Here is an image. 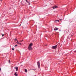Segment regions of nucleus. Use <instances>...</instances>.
<instances>
[{
    "label": "nucleus",
    "instance_id": "nucleus-25",
    "mask_svg": "<svg viewBox=\"0 0 76 76\" xmlns=\"http://www.w3.org/2000/svg\"><path fill=\"white\" fill-rule=\"evenodd\" d=\"M57 30H58V28L57 29Z\"/></svg>",
    "mask_w": 76,
    "mask_h": 76
},
{
    "label": "nucleus",
    "instance_id": "nucleus-10",
    "mask_svg": "<svg viewBox=\"0 0 76 76\" xmlns=\"http://www.w3.org/2000/svg\"><path fill=\"white\" fill-rule=\"evenodd\" d=\"M17 42H16L17 44H19V42H18V40H16Z\"/></svg>",
    "mask_w": 76,
    "mask_h": 76
},
{
    "label": "nucleus",
    "instance_id": "nucleus-22",
    "mask_svg": "<svg viewBox=\"0 0 76 76\" xmlns=\"http://www.w3.org/2000/svg\"><path fill=\"white\" fill-rule=\"evenodd\" d=\"M19 44L20 45H21V43H19Z\"/></svg>",
    "mask_w": 76,
    "mask_h": 76
},
{
    "label": "nucleus",
    "instance_id": "nucleus-12",
    "mask_svg": "<svg viewBox=\"0 0 76 76\" xmlns=\"http://www.w3.org/2000/svg\"><path fill=\"white\" fill-rule=\"evenodd\" d=\"M74 52L75 53H76V50L75 51H74Z\"/></svg>",
    "mask_w": 76,
    "mask_h": 76
},
{
    "label": "nucleus",
    "instance_id": "nucleus-16",
    "mask_svg": "<svg viewBox=\"0 0 76 76\" xmlns=\"http://www.w3.org/2000/svg\"><path fill=\"white\" fill-rule=\"evenodd\" d=\"M17 46H18V45H15V47H17Z\"/></svg>",
    "mask_w": 76,
    "mask_h": 76
},
{
    "label": "nucleus",
    "instance_id": "nucleus-1",
    "mask_svg": "<svg viewBox=\"0 0 76 76\" xmlns=\"http://www.w3.org/2000/svg\"><path fill=\"white\" fill-rule=\"evenodd\" d=\"M57 45H56L55 46H54L52 47V49H53L54 50H56V49H57Z\"/></svg>",
    "mask_w": 76,
    "mask_h": 76
},
{
    "label": "nucleus",
    "instance_id": "nucleus-3",
    "mask_svg": "<svg viewBox=\"0 0 76 76\" xmlns=\"http://www.w3.org/2000/svg\"><path fill=\"white\" fill-rule=\"evenodd\" d=\"M28 50H29V51H31V50H32V47H31L30 46H28Z\"/></svg>",
    "mask_w": 76,
    "mask_h": 76
},
{
    "label": "nucleus",
    "instance_id": "nucleus-20",
    "mask_svg": "<svg viewBox=\"0 0 76 76\" xmlns=\"http://www.w3.org/2000/svg\"><path fill=\"white\" fill-rule=\"evenodd\" d=\"M57 20H56L55 21V22H57Z\"/></svg>",
    "mask_w": 76,
    "mask_h": 76
},
{
    "label": "nucleus",
    "instance_id": "nucleus-23",
    "mask_svg": "<svg viewBox=\"0 0 76 76\" xmlns=\"http://www.w3.org/2000/svg\"><path fill=\"white\" fill-rule=\"evenodd\" d=\"M21 26V24H20V25L19 26Z\"/></svg>",
    "mask_w": 76,
    "mask_h": 76
},
{
    "label": "nucleus",
    "instance_id": "nucleus-18",
    "mask_svg": "<svg viewBox=\"0 0 76 76\" xmlns=\"http://www.w3.org/2000/svg\"><path fill=\"white\" fill-rule=\"evenodd\" d=\"M14 40H15V41H16V38H15V39H14Z\"/></svg>",
    "mask_w": 76,
    "mask_h": 76
},
{
    "label": "nucleus",
    "instance_id": "nucleus-9",
    "mask_svg": "<svg viewBox=\"0 0 76 76\" xmlns=\"http://www.w3.org/2000/svg\"><path fill=\"white\" fill-rule=\"evenodd\" d=\"M57 28L56 27L55 28H54V30L57 31Z\"/></svg>",
    "mask_w": 76,
    "mask_h": 76
},
{
    "label": "nucleus",
    "instance_id": "nucleus-6",
    "mask_svg": "<svg viewBox=\"0 0 76 76\" xmlns=\"http://www.w3.org/2000/svg\"><path fill=\"white\" fill-rule=\"evenodd\" d=\"M53 9H56V8H57V6H55L53 7Z\"/></svg>",
    "mask_w": 76,
    "mask_h": 76
},
{
    "label": "nucleus",
    "instance_id": "nucleus-7",
    "mask_svg": "<svg viewBox=\"0 0 76 76\" xmlns=\"http://www.w3.org/2000/svg\"><path fill=\"white\" fill-rule=\"evenodd\" d=\"M25 0L26 1V2H27V3L28 4V5H30V3L29 2V1H28L27 0Z\"/></svg>",
    "mask_w": 76,
    "mask_h": 76
},
{
    "label": "nucleus",
    "instance_id": "nucleus-4",
    "mask_svg": "<svg viewBox=\"0 0 76 76\" xmlns=\"http://www.w3.org/2000/svg\"><path fill=\"white\" fill-rule=\"evenodd\" d=\"M32 45H33V44L32 43H31L30 44L28 47H32Z\"/></svg>",
    "mask_w": 76,
    "mask_h": 76
},
{
    "label": "nucleus",
    "instance_id": "nucleus-13",
    "mask_svg": "<svg viewBox=\"0 0 76 76\" xmlns=\"http://www.w3.org/2000/svg\"><path fill=\"white\" fill-rule=\"evenodd\" d=\"M22 41H23V40H22L21 41H20V42H22Z\"/></svg>",
    "mask_w": 76,
    "mask_h": 76
},
{
    "label": "nucleus",
    "instance_id": "nucleus-17",
    "mask_svg": "<svg viewBox=\"0 0 76 76\" xmlns=\"http://www.w3.org/2000/svg\"><path fill=\"white\" fill-rule=\"evenodd\" d=\"M57 22H59V20H57Z\"/></svg>",
    "mask_w": 76,
    "mask_h": 76
},
{
    "label": "nucleus",
    "instance_id": "nucleus-24",
    "mask_svg": "<svg viewBox=\"0 0 76 76\" xmlns=\"http://www.w3.org/2000/svg\"><path fill=\"white\" fill-rule=\"evenodd\" d=\"M0 71H1V68H0Z\"/></svg>",
    "mask_w": 76,
    "mask_h": 76
},
{
    "label": "nucleus",
    "instance_id": "nucleus-8",
    "mask_svg": "<svg viewBox=\"0 0 76 76\" xmlns=\"http://www.w3.org/2000/svg\"><path fill=\"white\" fill-rule=\"evenodd\" d=\"M14 69H16V71H18V67H15Z\"/></svg>",
    "mask_w": 76,
    "mask_h": 76
},
{
    "label": "nucleus",
    "instance_id": "nucleus-21",
    "mask_svg": "<svg viewBox=\"0 0 76 76\" xmlns=\"http://www.w3.org/2000/svg\"><path fill=\"white\" fill-rule=\"evenodd\" d=\"M60 21H61L62 20V19H60Z\"/></svg>",
    "mask_w": 76,
    "mask_h": 76
},
{
    "label": "nucleus",
    "instance_id": "nucleus-14",
    "mask_svg": "<svg viewBox=\"0 0 76 76\" xmlns=\"http://www.w3.org/2000/svg\"><path fill=\"white\" fill-rule=\"evenodd\" d=\"M12 50H13V51L14 50V48H12Z\"/></svg>",
    "mask_w": 76,
    "mask_h": 76
},
{
    "label": "nucleus",
    "instance_id": "nucleus-15",
    "mask_svg": "<svg viewBox=\"0 0 76 76\" xmlns=\"http://www.w3.org/2000/svg\"><path fill=\"white\" fill-rule=\"evenodd\" d=\"M9 62L10 63V60H9Z\"/></svg>",
    "mask_w": 76,
    "mask_h": 76
},
{
    "label": "nucleus",
    "instance_id": "nucleus-5",
    "mask_svg": "<svg viewBox=\"0 0 76 76\" xmlns=\"http://www.w3.org/2000/svg\"><path fill=\"white\" fill-rule=\"evenodd\" d=\"M17 73V72H15V73H14L15 76H18V74Z\"/></svg>",
    "mask_w": 76,
    "mask_h": 76
},
{
    "label": "nucleus",
    "instance_id": "nucleus-19",
    "mask_svg": "<svg viewBox=\"0 0 76 76\" xmlns=\"http://www.w3.org/2000/svg\"><path fill=\"white\" fill-rule=\"evenodd\" d=\"M4 36V34H2V37Z\"/></svg>",
    "mask_w": 76,
    "mask_h": 76
},
{
    "label": "nucleus",
    "instance_id": "nucleus-2",
    "mask_svg": "<svg viewBox=\"0 0 76 76\" xmlns=\"http://www.w3.org/2000/svg\"><path fill=\"white\" fill-rule=\"evenodd\" d=\"M37 64L39 69H40V63L39 61H38L37 62Z\"/></svg>",
    "mask_w": 76,
    "mask_h": 76
},
{
    "label": "nucleus",
    "instance_id": "nucleus-11",
    "mask_svg": "<svg viewBox=\"0 0 76 76\" xmlns=\"http://www.w3.org/2000/svg\"><path fill=\"white\" fill-rule=\"evenodd\" d=\"M25 72L26 73L27 72V69H25Z\"/></svg>",
    "mask_w": 76,
    "mask_h": 76
}]
</instances>
